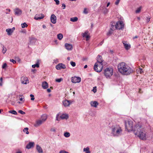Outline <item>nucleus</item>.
I'll return each instance as SVG.
<instances>
[{
    "label": "nucleus",
    "mask_w": 153,
    "mask_h": 153,
    "mask_svg": "<svg viewBox=\"0 0 153 153\" xmlns=\"http://www.w3.org/2000/svg\"><path fill=\"white\" fill-rule=\"evenodd\" d=\"M134 133L140 139L143 140H146V132L140 123H139L134 125Z\"/></svg>",
    "instance_id": "obj_1"
},
{
    "label": "nucleus",
    "mask_w": 153,
    "mask_h": 153,
    "mask_svg": "<svg viewBox=\"0 0 153 153\" xmlns=\"http://www.w3.org/2000/svg\"><path fill=\"white\" fill-rule=\"evenodd\" d=\"M117 68L119 72L123 75H129L133 71L131 68L123 62L120 63L118 65Z\"/></svg>",
    "instance_id": "obj_2"
},
{
    "label": "nucleus",
    "mask_w": 153,
    "mask_h": 153,
    "mask_svg": "<svg viewBox=\"0 0 153 153\" xmlns=\"http://www.w3.org/2000/svg\"><path fill=\"white\" fill-rule=\"evenodd\" d=\"M122 133V130L119 125H113L111 126V134L114 137L121 136Z\"/></svg>",
    "instance_id": "obj_3"
},
{
    "label": "nucleus",
    "mask_w": 153,
    "mask_h": 153,
    "mask_svg": "<svg viewBox=\"0 0 153 153\" xmlns=\"http://www.w3.org/2000/svg\"><path fill=\"white\" fill-rule=\"evenodd\" d=\"M125 128L128 132L133 131L134 132V126L133 127V122L131 121H127L125 122Z\"/></svg>",
    "instance_id": "obj_4"
},
{
    "label": "nucleus",
    "mask_w": 153,
    "mask_h": 153,
    "mask_svg": "<svg viewBox=\"0 0 153 153\" xmlns=\"http://www.w3.org/2000/svg\"><path fill=\"white\" fill-rule=\"evenodd\" d=\"M104 74L107 78H110L113 74V70L111 68H107L104 71Z\"/></svg>",
    "instance_id": "obj_5"
},
{
    "label": "nucleus",
    "mask_w": 153,
    "mask_h": 153,
    "mask_svg": "<svg viewBox=\"0 0 153 153\" xmlns=\"http://www.w3.org/2000/svg\"><path fill=\"white\" fill-rule=\"evenodd\" d=\"M102 64L100 63L99 64L95 63L94 67V70L97 72H101L102 69Z\"/></svg>",
    "instance_id": "obj_6"
},
{
    "label": "nucleus",
    "mask_w": 153,
    "mask_h": 153,
    "mask_svg": "<svg viewBox=\"0 0 153 153\" xmlns=\"http://www.w3.org/2000/svg\"><path fill=\"white\" fill-rule=\"evenodd\" d=\"M117 29H121L124 27V24L122 21L117 22L115 25Z\"/></svg>",
    "instance_id": "obj_7"
},
{
    "label": "nucleus",
    "mask_w": 153,
    "mask_h": 153,
    "mask_svg": "<svg viewBox=\"0 0 153 153\" xmlns=\"http://www.w3.org/2000/svg\"><path fill=\"white\" fill-rule=\"evenodd\" d=\"M81 79L79 77H73L71 78V81L73 83H79L81 82Z\"/></svg>",
    "instance_id": "obj_8"
},
{
    "label": "nucleus",
    "mask_w": 153,
    "mask_h": 153,
    "mask_svg": "<svg viewBox=\"0 0 153 153\" xmlns=\"http://www.w3.org/2000/svg\"><path fill=\"white\" fill-rule=\"evenodd\" d=\"M44 15L43 14H36L34 16V19L36 20H38L43 19Z\"/></svg>",
    "instance_id": "obj_9"
},
{
    "label": "nucleus",
    "mask_w": 153,
    "mask_h": 153,
    "mask_svg": "<svg viewBox=\"0 0 153 153\" xmlns=\"http://www.w3.org/2000/svg\"><path fill=\"white\" fill-rule=\"evenodd\" d=\"M72 103V102L70 100H65L62 102L63 104L65 107L69 106Z\"/></svg>",
    "instance_id": "obj_10"
},
{
    "label": "nucleus",
    "mask_w": 153,
    "mask_h": 153,
    "mask_svg": "<svg viewBox=\"0 0 153 153\" xmlns=\"http://www.w3.org/2000/svg\"><path fill=\"white\" fill-rule=\"evenodd\" d=\"M21 83L24 84H26L29 83V80L26 77H22L21 78Z\"/></svg>",
    "instance_id": "obj_11"
},
{
    "label": "nucleus",
    "mask_w": 153,
    "mask_h": 153,
    "mask_svg": "<svg viewBox=\"0 0 153 153\" xmlns=\"http://www.w3.org/2000/svg\"><path fill=\"white\" fill-rule=\"evenodd\" d=\"M56 68L57 70H60L62 68H65L66 66L65 65L62 63H59L56 66Z\"/></svg>",
    "instance_id": "obj_12"
},
{
    "label": "nucleus",
    "mask_w": 153,
    "mask_h": 153,
    "mask_svg": "<svg viewBox=\"0 0 153 153\" xmlns=\"http://www.w3.org/2000/svg\"><path fill=\"white\" fill-rule=\"evenodd\" d=\"M14 11L15 15L18 16L20 15L22 12V10L19 8H17L14 9Z\"/></svg>",
    "instance_id": "obj_13"
},
{
    "label": "nucleus",
    "mask_w": 153,
    "mask_h": 153,
    "mask_svg": "<svg viewBox=\"0 0 153 153\" xmlns=\"http://www.w3.org/2000/svg\"><path fill=\"white\" fill-rule=\"evenodd\" d=\"M103 60L102 59V57L100 55L98 56L97 58V62L96 63L97 64H102Z\"/></svg>",
    "instance_id": "obj_14"
},
{
    "label": "nucleus",
    "mask_w": 153,
    "mask_h": 153,
    "mask_svg": "<svg viewBox=\"0 0 153 153\" xmlns=\"http://www.w3.org/2000/svg\"><path fill=\"white\" fill-rule=\"evenodd\" d=\"M34 145V142H30L26 146V148L27 149H30L33 147Z\"/></svg>",
    "instance_id": "obj_15"
},
{
    "label": "nucleus",
    "mask_w": 153,
    "mask_h": 153,
    "mask_svg": "<svg viewBox=\"0 0 153 153\" xmlns=\"http://www.w3.org/2000/svg\"><path fill=\"white\" fill-rule=\"evenodd\" d=\"M51 21L53 24L56 22V17L54 14H52L51 18Z\"/></svg>",
    "instance_id": "obj_16"
},
{
    "label": "nucleus",
    "mask_w": 153,
    "mask_h": 153,
    "mask_svg": "<svg viewBox=\"0 0 153 153\" xmlns=\"http://www.w3.org/2000/svg\"><path fill=\"white\" fill-rule=\"evenodd\" d=\"M122 42L126 50H128L130 48V45L127 44L126 43V42L125 41H123Z\"/></svg>",
    "instance_id": "obj_17"
},
{
    "label": "nucleus",
    "mask_w": 153,
    "mask_h": 153,
    "mask_svg": "<svg viewBox=\"0 0 153 153\" xmlns=\"http://www.w3.org/2000/svg\"><path fill=\"white\" fill-rule=\"evenodd\" d=\"M36 149L39 153H43V151L41 147L38 145H36Z\"/></svg>",
    "instance_id": "obj_18"
},
{
    "label": "nucleus",
    "mask_w": 153,
    "mask_h": 153,
    "mask_svg": "<svg viewBox=\"0 0 153 153\" xmlns=\"http://www.w3.org/2000/svg\"><path fill=\"white\" fill-rule=\"evenodd\" d=\"M90 104L91 106L96 108L99 105V103L97 101H91L90 102Z\"/></svg>",
    "instance_id": "obj_19"
},
{
    "label": "nucleus",
    "mask_w": 153,
    "mask_h": 153,
    "mask_svg": "<svg viewBox=\"0 0 153 153\" xmlns=\"http://www.w3.org/2000/svg\"><path fill=\"white\" fill-rule=\"evenodd\" d=\"M66 48L68 50H71L72 49L73 47L72 45L68 43H66L65 45Z\"/></svg>",
    "instance_id": "obj_20"
},
{
    "label": "nucleus",
    "mask_w": 153,
    "mask_h": 153,
    "mask_svg": "<svg viewBox=\"0 0 153 153\" xmlns=\"http://www.w3.org/2000/svg\"><path fill=\"white\" fill-rule=\"evenodd\" d=\"M44 122L41 120H38L36 122V123L34 125L35 127H37L42 124Z\"/></svg>",
    "instance_id": "obj_21"
},
{
    "label": "nucleus",
    "mask_w": 153,
    "mask_h": 153,
    "mask_svg": "<svg viewBox=\"0 0 153 153\" xmlns=\"http://www.w3.org/2000/svg\"><path fill=\"white\" fill-rule=\"evenodd\" d=\"M42 86L44 89L47 88L48 87V84L47 82H43L42 84Z\"/></svg>",
    "instance_id": "obj_22"
},
{
    "label": "nucleus",
    "mask_w": 153,
    "mask_h": 153,
    "mask_svg": "<svg viewBox=\"0 0 153 153\" xmlns=\"http://www.w3.org/2000/svg\"><path fill=\"white\" fill-rule=\"evenodd\" d=\"M60 117L61 119H67L68 118V115L67 114H63L60 116Z\"/></svg>",
    "instance_id": "obj_23"
},
{
    "label": "nucleus",
    "mask_w": 153,
    "mask_h": 153,
    "mask_svg": "<svg viewBox=\"0 0 153 153\" xmlns=\"http://www.w3.org/2000/svg\"><path fill=\"white\" fill-rule=\"evenodd\" d=\"M47 118V116L46 114H43L41 117V120L44 122L46 120Z\"/></svg>",
    "instance_id": "obj_24"
},
{
    "label": "nucleus",
    "mask_w": 153,
    "mask_h": 153,
    "mask_svg": "<svg viewBox=\"0 0 153 153\" xmlns=\"http://www.w3.org/2000/svg\"><path fill=\"white\" fill-rule=\"evenodd\" d=\"M115 23H112L111 24V26L110 27V30L112 31H114L115 29H116V28L115 27Z\"/></svg>",
    "instance_id": "obj_25"
},
{
    "label": "nucleus",
    "mask_w": 153,
    "mask_h": 153,
    "mask_svg": "<svg viewBox=\"0 0 153 153\" xmlns=\"http://www.w3.org/2000/svg\"><path fill=\"white\" fill-rule=\"evenodd\" d=\"M6 31L7 32V34L9 35H11L13 32V30L11 29H7Z\"/></svg>",
    "instance_id": "obj_26"
},
{
    "label": "nucleus",
    "mask_w": 153,
    "mask_h": 153,
    "mask_svg": "<svg viewBox=\"0 0 153 153\" xmlns=\"http://www.w3.org/2000/svg\"><path fill=\"white\" fill-rule=\"evenodd\" d=\"M37 63L36 64L33 65L32 66V67L33 68H35V67L38 68L39 67V60H37Z\"/></svg>",
    "instance_id": "obj_27"
},
{
    "label": "nucleus",
    "mask_w": 153,
    "mask_h": 153,
    "mask_svg": "<svg viewBox=\"0 0 153 153\" xmlns=\"http://www.w3.org/2000/svg\"><path fill=\"white\" fill-rule=\"evenodd\" d=\"M36 40H37L36 39L34 38H31L30 39V43L32 44H34L36 42Z\"/></svg>",
    "instance_id": "obj_28"
},
{
    "label": "nucleus",
    "mask_w": 153,
    "mask_h": 153,
    "mask_svg": "<svg viewBox=\"0 0 153 153\" xmlns=\"http://www.w3.org/2000/svg\"><path fill=\"white\" fill-rule=\"evenodd\" d=\"M83 151L86 152L85 153H91V152L89 151V148L88 147H87L86 148H84L83 149Z\"/></svg>",
    "instance_id": "obj_29"
},
{
    "label": "nucleus",
    "mask_w": 153,
    "mask_h": 153,
    "mask_svg": "<svg viewBox=\"0 0 153 153\" xmlns=\"http://www.w3.org/2000/svg\"><path fill=\"white\" fill-rule=\"evenodd\" d=\"M78 19V18L76 17H74L73 18H71L70 20L72 22H75L77 21Z\"/></svg>",
    "instance_id": "obj_30"
},
{
    "label": "nucleus",
    "mask_w": 153,
    "mask_h": 153,
    "mask_svg": "<svg viewBox=\"0 0 153 153\" xmlns=\"http://www.w3.org/2000/svg\"><path fill=\"white\" fill-rule=\"evenodd\" d=\"M28 128H25L24 129L23 131H24V132H25L26 134H29V132L28 131Z\"/></svg>",
    "instance_id": "obj_31"
},
{
    "label": "nucleus",
    "mask_w": 153,
    "mask_h": 153,
    "mask_svg": "<svg viewBox=\"0 0 153 153\" xmlns=\"http://www.w3.org/2000/svg\"><path fill=\"white\" fill-rule=\"evenodd\" d=\"M57 38L60 40H61L63 38V35L61 33H59L57 35Z\"/></svg>",
    "instance_id": "obj_32"
},
{
    "label": "nucleus",
    "mask_w": 153,
    "mask_h": 153,
    "mask_svg": "<svg viewBox=\"0 0 153 153\" xmlns=\"http://www.w3.org/2000/svg\"><path fill=\"white\" fill-rule=\"evenodd\" d=\"M9 113H11L14 115H17V112L15 110H10L8 111Z\"/></svg>",
    "instance_id": "obj_33"
},
{
    "label": "nucleus",
    "mask_w": 153,
    "mask_h": 153,
    "mask_svg": "<svg viewBox=\"0 0 153 153\" xmlns=\"http://www.w3.org/2000/svg\"><path fill=\"white\" fill-rule=\"evenodd\" d=\"M142 8V7L141 6L139 8H138L137 10L135 11V13H139L141 11V9Z\"/></svg>",
    "instance_id": "obj_34"
},
{
    "label": "nucleus",
    "mask_w": 153,
    "mask_h": 153,
    "mask_svg": "<svg viewBox=\"0 0 153 153\" xmlns=\"http://www.w3.org/2000/svg\"><path fill=\"white\" fill-rule=\"evenodd\" d=\"M64 136L66 137H68L70 136V134L68 132H66L64 133Z\"/></svg>",
    "instance_id": "obj_35"
},
{
    "label": "nucleus",
    "mask_w": 153,
    "mask_h": 153,
    "mask_svg": "<svg viewBox=\"0 0 153 153\" xmlns=\"http://www.w3.org/2000/svg\"><path fill=\"white\" fill-rule=\"evenodd\" d=\"M21 26H22V28H24L25 27H27L28 25L25 22L24 23H23L21 24Z\"/></svg>",
    "instance_id": "obj_36"
},
{
    "label": "nucleus",
    "mask_w": 153,
    "mask_h": 153,
    "mask_svg": "<svg viewBox=\"0 0 153 153\" xmlns=\"http://www.w3.org/2000/svg\"><path fill=\"white\" fill-rule=\"evenodd\" d=\"M88 31H86L84 33H82V36L83 37H85L87 36H88Z\"/></svg>",
    "instance_id": "obj_37"
},
{
    "label": "nucleus",
    "mask_w": 153,
    "mask_h": 153,
    "mask_svg": "<svg viewBox=\"0 0 153 153\" xmlns=\"http://www.w3.org/2000/svg\"><path fill=\"white\" fill-rule=\"evenodd\" d=\"M7 51V49L6 48L4 47V46H3V49L2 50V52L3 53H5L6 51Z\"/></svg>",
    "instance_id": "obj_38"
},
{
    "label": "nucleus",
    "mask_w": 153,
    "mask_h": 153,
    "mask_svg": "<svg viewBox=\"0 0 153 153\" xmlns=\"http://www.w3.org/2000/svg\"><path fill=\"white\" fill-rule=\"evenodd\" d=\"M62 80V78H60L59 79H56V82H60Z\"/></svg>",
    "instance_id": "obj_39"
},
{
    "label": "nucleus",
    "mask_w": 153,
    "mask_h": 153,
    "mask_svg": "<svg viewBox=\"0 0 153 153\" xmlns=\"http://www.w3.org/2000/svg\"><path fill=\"white\" fill-rule=\"evenodd\" d=\"M70 64L73 67H75L76 65V63L74 62L71 61V62Z\"/></svg>",
    "instance_id": "obj_40"
},
{
    "label": "nucleus",
    "mask_w": 153,
    "mask_h": 153,
    "mask_svg": "<svg viewBox=\"0 0 153 153\" xmlns=\"http://www.w3.org/2000/svg\"><path fill=\"white\" fill-rule=\"evenodd\" d=\"M113 31H112L110 30L108 31V33H107V35H108V36L110 35L112 33Z\"/></svg>",
    "instance_id": "obj_41"
},
{
    "label": "nucleus",
    "mask_w": 153,
    "mask_h": 153,
    "mask_svg": "<svg viewBox=\"0 0 153 153\" xmlns=\"http://www.w3.org/2000/svg\"><path fill=\"white\" fill-rule=\"evenodd\" d=\"M18 112H19V113H20L22 114H24L25 113V112H24L21 110H20Z\"/></svg>",
    "instance_id": "obj_42"
},
{
    "label": "nucleus",
    "mask_w": 153,
    "mask_h": 153,
    "mask_svg": "<svg viewBox=\"0 0 153 153\" xmlns=\"http://www.w3.org/2000/svg\"><path fill=\"white\" fill-rule=\"evenodd\" d=\"M30 96L31 97V100H34L35 98H34V95L32 94H30Z\"/></svg>",
    "instance_id": "obj_43"
},
{
    "label": "nucleus",
    "mask_w": 153,
    "mask_h": 153,
    "mask_svg": "<svg viewBox=\"0 0 153 153\" xmlns=\"http://www.w3.org/2000/svg\"><path fill=\"white\" fill-rule=\"evenodd\" d=\"M59 153H69L65 150H61L59 152Z\"/></svg>",
    "instance_id": "obj_44"
},
{
    "label": "nucleus",
    "mask_w": 153,
    "mask_h": 153,
    "mask_svg": "<svg viewBox=\"0 0 153 153\" xmlns=\"http://www.w3.org/2000/svg\"><path fill=\"white\" fill-rule=\"evenodd\" d=\"M108 12V10L107 9H105L103 11V13L104 14H106Z\"/></svg>",
    "instance_id": "obj_45"
},
{
    "label": "nucleus",
    "mask_w": 153,
    "mask_h": 153,
    "mask_svg": "<svg viewBox=\"0 0 153 153\" xmlns=\"http://www.w3.org/2000/svg\"><path fill=\"white\" fill-rule=\"evenodd\" d=\"M138 72H139L140 74H142L143 72L142 69L139 68L138 70Z\"/></svg>",
    "instance_id": "obj_46"
},
{
    "label": "nucleus",
    "mask_w": 153,
    "mask_h": 153,
    "mask_svg": "<svg viewBox=\"0 0 153 153\" xmlns=\"http://www.w3.org/2000/svg\"><path fill=\"white\" fill-rule=\"evenodd\" d=\"M10 61L13 62V64L16 63V61L13 59H10Z\"/></svg>",
    "instance_id": "obj_47"
},
{
    "label": "nucleus",
    "mask_w": 153,
    "mask_h": 153,
    "mask_svg": "<svg viewBox=\"0 0 153 153\" xmlns=\"http://www.w3.org/2000/svg\"><path fill=\"white\" fill-rule=\"evenodd\" d=\"M7 64L6 63H4L3 66H2V68L3 69H4L7 66Z\"/></svg>",
    "instance_id": "obj_48"
},
{
    "label": "nucleus",
    "mask_w": 153,
    "mask_h": 153,
    "mask_svg": "<svg viewBox=\"0 0 153 153\" xmlns=\"http://www.w3.org/2000/svg\"><path fill=\"white\" fill-rule=\"evenodd\" d=\"M55 1L56 4L58 5L59 3V1L58 0H54Z\"/></svg>",
    "instance_id": "obj_49"
},
{
    "label": "nucleus",
    "mask_w": 153,
    "mask_h": 153,
    "mask_svg": "<svg viewBox=\"0 0 153 153\" xmlns=\"http://www.w3.org/2000/svg\"><path fill=\"white\" fill-rule=\"evenodd\" d=\"M83 13L85 14H87L88 13V12L87 11V10L86 8L84 9V11H83Z\"/></svg>",
    "instance_id": "obj_50"
},
{
    "label": "nucleus",
    "mask_w": 153,
    "mask_h": 153,
    "mask_svg": "<svg viewBox=\"0 0 153 153\" xmlns=\"http://www.w3.org/2000/svg\"><path fill=\"white\" fill-rule=\"evenodd\" d=\"M120 0H117L115 2V4L117 5H118L119 4Z\"/></svg>",
    "instance_id": "obj_51"
},
{
    "label": "nucleus",
    "mask_w": 153,
    "mask_h": 153,
    "mask_svg": "<svg viewBox=\"0 0 153 153\" xmlns=\"http://www.w3.org/2000/svg\"><path fill=\"white\" fill-rule=\"evenodd\" d=\"M93 92L94 93H95L96 92L97 90H96V87H95L93 88Z\"/></svg>",
    "instance_id": "obj_52"
},
{
    "label": "nucleus",
    "mask_w": 153,
    "mask_h": 153,
    "mask_svg": "<svg viewBox=\"0 0 153 153\" xmlns=\"http://www.w3.org/2000/svg\"><path fill=\"white\" fill-rule=\"evenodd\" d=\"M85 37H86V40L87 41H88L89 40L90 36H89V35H88V36H85Z\"/></svg>",
    "instance_id": "obj_53"
},
{
    "label": "nucleus",
    "mask_w": 153,
    "mask_h": 153,
    "mask_svg": "<svg viewBox=\"0 0 153 153\" xmlns=\"http://www.w3.org/2000/svg\"><path fill=\"white\" fill-rule=\"evenodd\" d=\"M150 20V18L148 17H147L146 19V22L147 23L149 22Z\"/></svg>",
    "instance_id": "obj_54"
},
{
    "label": "nucleus",
    "mask_w": 153,
    "mask_h": 153,
    "mask_svg": "<svg viewBox=\"0 0 153 153\" xmlns=\"http://www.w3.org/2000/svg\"><path fill=\"white\" fill-rule=\"evenodd\" d=\"M51 131H52L55 132L56 131V129L54 128H53L51 129Z\"/></svg>",
    "instance_id": "obj_55"
},
{
    "label": "nucleus",
    "mask_w": 153,
    "mask_h": 153,
    "mask_svg": "<svg viewBox=\"0 0 153 153\" xmlns=\"http://www.w3.org/2000/svg\"><path fill=\"white\" fill-rule=\"evenodd\" d=\"M62 7H64V8H63V9H65V5L64 4H62Z\"/></svg>",
    "instance_id": "obj_56"
},
{
    "label": "nucleus",
    "mask_w": 153,
    "mask_h": 153,
    "mask_svg": "<svg viewBox=\"0 0 153 153\" xmlns=\"http://www.w3.org/2000/svg\"><path fill=\"white\" fill-rule=\"evenodd\" d=\"M19 100L21 101H22L23 102H24V98H20V99H19Z\"/></svg>",
    "instance_id": "obj_57"
},
{
    "label": "nucleus",
    "mask_w": 153,
    "mask_h": 153,
    "mask_svg": "<svg viewBox=\"0 0 153 153\" xmlns=\"http://www.w3.org/2000/svg\"><path fill=\"white\" fill-rule=\"evenodd\" d=\"M104 42V40H103L102 42H101L99 44V45H101L103 44Z\"/></svg>",
    "instance_id": "obj_58"
},
{
    "label": "nucleus",
    "mask_w": 153,
    "mask_h": 153,
    "mask_svg": "<svg viewBox=\"0 0 153 153\" xmlns=\"http://www.w3.org/2000/svg\"><path fill=\"white\" fill-rule=\"evenodd\" d=\"M58 117H59V114H57L56 116V120H59L58 119Z\"/></svg>",
    "instance_id": "obj_59"
},
{
    "label": "nucleus",
    "mask_w": 153,
    "mask_h": 153,
    "mask_svg": "<svg viewBox=\"0 0 153 153\" xmlns=\"http://www.w3.org/2000/svg\"><path fill=\"white\" fill-rule=\"evenodd\" d=\"M47 91L48 92L50 93L51 92V90L50 89L48 88L47 89Z\"/></svg>",
    "instance_id": "obj_60"
},
{
    "label": "nucleus",
    "mask_w": 153,
    "mask_h": 153,
    "mask_svg": "<svg viewBox=\"0 0 153 153\" xmlns=\"http://www.w3.org/2000/svg\"><path fill=\"white\" fill-rule=\"evenodd\" d=\"M54 62H58V60L57 59H54Z\"/></svg>",
    "instance_id": "obj_61"
},
{
    "label": "nucleus",
    "mask_w": 153,
    "mask_h": 153,
    "mask_svg": "<svg viewBox=\"0 0 153 153\" xmlns=\"http://www.w3.org/2000/svg\"><path fill=\"white\" fill-rule=\"evenodd\" d=\"M110 2H108L107 4V6H106V7H108L109 5H110Z\"/></svg>",
    "instance_id": "obj_62"
},
{
    "label": "nucleus",
    "mask_w": 153,
    "mask_h": 153,
    "mask_svg": "<svg viewBox=\"0 0 153 153\" xmlns=\"http://www.w3.org/2000/svg\"><path fill=\"white\" fill-rule=\"evenodd\" d=\"M16 153H22V152L20 151H19L16 152Z\"/></svg>",
    "instance_id": "obj_63"
},
{
    "label": "nucleus",
    "mask_w": 153,
    "mask_h": 153,
    "mask_svg": "<svg viewBox=\"0 0 153 153\" xmlns=\"http://www.w3.org/2000/svg\"><path fill=\"white\" fill-rule=\"evenodd\" d=\"M88 67V66L87 65H85L84 66V68H87Z\"/></svg>",
    "instance_id": "obj_64"
}]
</instances>
